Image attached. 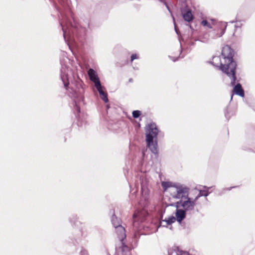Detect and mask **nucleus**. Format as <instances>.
Here are the masks:
<instances>
[{
  "label": "nucleus",
  "mask_w": 255,
  "mask_h": 255,
  "mask_svg": "<svg viewBox=\"0 0 255 255\" xmlns=\"http://www.w3.org/2000/svg\"><path fill=\"white\" fill-rule=\"evenodd\" d=\"M234 50L229 45L223 47L221 56L213 57L212 63L224 73H226L231 79V84L234 85L237 79L236 76V62L234 60Z\"/></svg>",
  "instance_id": "1"
},
{
  "label": "nucleus",
  "mask_w": 255,
  "mask_h": 255,
  "mask_svg": "<svg viewBox=\"0 0 255 255\" xmlns=\"http://www.w3.org/2000/svg\"><path fill=\"white\" fill-rule=\"evenodd\" d=\"M60 77L66 89L71 82L70 87L72 96L75 99V103L77 105L83 101L84 89L83 87V82L76 74L70 69L66 65H62Z\"/></svg>",
  "instance_id": "2"
},
{
  "label": "nucleus",
  "mask_w": 255,
  "mask_h": 255,
  "mask_svg": "<svg viewBox=\"0 0 255 255\" xmlns=\"http://www.w3.org/2000/svg\"><path fill=\"white\" fill-rule=\"evenodd\" d=\"M164 192H167L171 198L179 201L184 199L189 195V188L184 184L170 181L161 182Z\"/></svg>",
  "instance_id": "3"
},
{
  "label": "nucleus",
  "mask_w": 255,
  "mask_h": 255,
  "mask_svg": "<svg viewBox=\"0 0 255 255\" xmlns=\"http://www.w3.org/2000/svg\"><path fill=\"white\" fill-rule=\"evenodd\" d=\"M145 141L151 152L158 153L157 135L159 132L156 125L154 123L148 124L145 127Z\"/></svg>",
  "instance_id": "4"
},
{
  "label": "nucleus",
  "mask_w": 255,
  "mask_h": 255,
  "mask_svg": "<svg viewBox=\"0 0 255 255\" xmlns=\"http://www.w3.org/2000/svg\"><path fill=\"white\" fill-rule=\"evenodd\" d=\"M112 222L115 228L116 233L118 236V238L122 242L123 246V252L121 255H129V254L127 251L128 250V247L125 245L123 242L124 240L126 238V235L125 233V228L121 225V220L115 216H113L112 217Z\"/></svg>",
  "instance_id": "5"
},
{
  "label": "nucleus",
  "mask_w": 255,
  "mask_h": 255,
  "mask_svg": "<svg viewBox=\"0 0 255 255\" xmlns=\"http://www.w3.org/2000/svg\"><path fill=\"white\" fill-rule=\"evenodd\" d=\"M90 79L94 83L95 87L99 92L101 98L105 102H108L107 94L104 91V87L101 85L100 79L96 72L90 68L88 71Z\"/></svg>",
  "instance_id": "6"
},
{
  "label": "nucleus",
  "mask_w": 255,
  "mask_h": 255,
  "mask_svg": "<svg viewBox=\"0 0 255 255\" xmlns=\"http://www.w3.org/2000/svg\"><path fill=\"white\" fill-rule=\"evenodd\" d=\"M141 198L139 204L141 206H145L148 204L150 195V185L148 179L144 176L141 177Z\"/></svg>",
  "instance_id": "7"
},
{
  "label": "nucleus",
  "mask_w": 255,
  "mask_h": 255,
  "mask_svg": "<svg viewBox=\"0 0 255 255\" xmlns=\"http://www.w3.org/2000/svg\"><path fill=\"white\" fill-rule=\"evenodd\" d=\"M147 214V212L144 208L138 209L135 211L133 215V226L135 230H140L143 228L144 226L142 223L145 221Z\"/></svg>",
  "instance_id": "8"
},
{
  "label": "nucleus",
  "mask_w": 255,
  "mask_h": 255,
  "mask_svg": "<svg viewBox=\"0 0 255 255\" xmlns=\"http://www.w3.org/2000/svg\"><path fill=\"white\" fill-rule=\"evenodd\" d=\"M196 199L194 198L189 197V195L187 197H185L184 199L178 201L176 202L177 207H181L185 211H192L196 204Z\"/></svg>",
  "instance_id": "9"
},
{
  "label": "nucleus",
  "mask_w": 255,
  "mask_h": 255,
  "mask_svg": "<svg viewBox=\"0 0 255 255\" xmlns=\"http://www.w3.org/2000/svg\"><path fill=\"white\" fill-rule=\"evenodd\" d=\"M183 209H176L175 212V218L176 221L180 223L185 218L186 213Z\"/></svg>",
  "instance_id": "10"
},
{
  "label": "nucleus",
  "mask_w": 255,
  "mask_h": 255,
  "mask_svg": "<svg viewBox=\"0 0 255 255\" xmlns=\"http://www.w3.org/2000/svg\"><path fill=\"white\" fill-rule=\"evenodd\" d=\"M233 86V85H232ZM234 86L233 92L236 95H238L242 97H244L245 96L244 91L242 88V87L240 84H237L235 85V84L233 85Z\"/></svg>",
  "instance_id": "11"
},
{
  "label": "nucleus",
  "mask_w": 255,
  "mask_h": 255,
  "mask_svg": "<svg viewBox=\"0 0 255 255\" xmlns=\"http://www.w3.org/2000/svg\"><path fill=\"white\" fill-rule=\"evenodd\" d=\"M219 26L221 29L220 32L217 33L215 35L213 36V38L221 37L224 34L227 27V23L225 22H221L219 24Z\"/></svg>",
  "instance_id": "12"
},
{
  "label": "nucleus",
  "mask_w": 255,
  "mask_h": 255,
  "mask_svg": "<svg viewBox=\"0 0 255 255\" xmlns=\"http://www.w3.org/2000/svg\"><path fill=\"white\" fill-rule=\"evenodd\" d=\"M176 218L174 216H171L167 219L163 220L160 223V226L166 227L167 225H171L174 223L176 221Z\"/></svg>",
  "instance_id": "13"
},
{
  "label": "nucleus",
  "mask_w": 255,
  "mask_h": 255,
  "mask_svg": "<svg viewBox=\"0 0 255 255\" xmlns=\"http://www.w3.org/2000/svg\"><path fill=\"white\" fill-rule=\"evenodd\" d=\"M182 14L184 19L186 21L190 22L193 18L191 10L188 9L186 12L182 11Z\"/></svg>",
  "instance_id": "14"
},
{
  "label": "nucleus",
  "mask_w": 255,
  "mask_h": 255,
  "mask_svg": "<svg viewBox=\"0 0 255 255\" xmlns=\"http://www.w3.org/2000/svg\"><path fill=\"white\" fill-rule=\"evenodd\" d=\"M201 23L204 26H206L209 28H212L213 25L215 24V21L213 19H211L210 21L207 20H203Z\"/></svg>",
  "instance_id": "15"
},
{
  "label": "nucleus",
  "mask_w": 255,
  "mask_h": 255,
  "mask_svg": "<svg viewBox=\"0 0 255 255\" xmlns=\"http://www.w3.org/2000/svg\"><path fill=\"white\" fill-rule=\"evenodd\" d=\"M208 189H209V188H207L206 187L205 188V190H200L198 194L195 197V198L196 199V200L197 201L198 199L200 197H202V196H207L209 194V192H208Z\"/></svg>",
  "instance_id": "16"
},
{
  "label": "nucleus",
  "mask_w": 255,
  "mask_h": 255,
  "mask_svg": "<svg viewBox=\"0 0 255 255\" xmlns=\"http://www.w3.org/2000/svg\"><path fill=\"white\" fill-rule=\"evenodd\" d=\"M132 116L134 118H138L140 115H141V112L138 110L136 111H133L132 112Z\"/></svg>",
  "instance_id": "17"
},
{
  "label": "nucleus",
  "mask_w": 255,
  "mask_h": 255,
  "mask_svg": "<svg viewBox=\"0 0 255 255\" xmlns=\"http://www.w3.org/2000/svg\"><path fill=\"white\" fill-rule=\"evenodd\" d=\"M242 25H243V24L241 22H236V24L235 25V30H236L238 28H241Z\"/></svg>",
  "instance_id": "18"
},
{
  "label": "nucleus",
  "mask_w": 255,
  "mask_h": 255,
  "mask_svg": "<svg viewBox=\"0 0 255 255\" xmlns=\"http://www.w3.org/2000/svg\"><path fill=\"white\" fill-rule=\"evenodd\" d=\"M61 26L62 27V30L63 31V36H64L65 40H66V32H67L66 30L65 29V26L63 25V24L61 23Z\"/></svg>",
  "instance_id": "19"
},
{
  "label": "nucleus",
  "mask_w": 255,
  "mask_h": 255,
  "mask_svg": "<svg viewBox=\"0 0 255 255\" xmlns=\"http://www.w3.org/2000/svg\"><path fill=\"white\" fill-rule=\"evenodd\" d=\"M138 58V56L136 54H133L131 56V62H132L134 59Z\"/></svg>",
  "instance_id": "20"
},
{
  "label": "nucleus",
  "mask_w": 255,
  "mask_h": 255,
  "mask_svg": "<svg viewBox=\"0 0 255 255\" xmlns=\"http://www.w3.org/2000/svg\"><path fill=\"white\" fill-rule=\"evenodd\" d=\"M201 41L203 42H206L208 41V38H205V37H203L202 39H201Z\"/></svg>",
  "instance_id": "21"
},
{
  "label": "nucleus",
  "mask_w": 255,
  "mask_h": 255,
  "mask_svg": "<svg viewBox=\"0 0 255 255\" xmlns=\"http://www.w3.org/2000/svg\"><path fill=\"white\" fill-rule=\"evenodd\" d=\"M182 252H178L177 253V255H182Z\"/></svg>",
  "instance_id": "22"
},
{
  "label": "nucleus",
  "mask_w": 255,
  "mask_h": 255,
  "mask_svg": "<svg viewBox=\"0 0 255 255\" xmlns=\"http://www.w3.org/2000/svg\"><path fill=\"white\" fill-rule=\"evenodd\" d=\"M233 188H234V187H230V188H226V189H224V190H231V189H232Z\"/></svg>",
  "instance_id": "23"
},
{
  "label": "nucleus",
  "mask_w": 255,
  "mask_h": 255,
  "mask_svg": "<svg viewBox=\"0 0 255 255\" xmlns=\"http://www.w3.org/2000/svg\"><path fill=\"white\" fill-rule=\"evenodd\" d=\"M138 204H139L138 208H140V207H145L146 206V205H145V206H143V205L141 206V205H140L139 203Z\"/></svg>",
  "instance_id": "24"
},
{
  "label": "nucleus",
  "mask_w": 255,
  "mask_h": 255,
  "mask_svg": "<svg viewBox=\"0 0 255 255\" xmlns=\"http://www.w3.org/2000/svg\"><path fill=\"white\" fill-rule=\"evenodd\" d=\"M143 159H144L145 158V155L144 153H143Z\"/></svg>",
  "instance_id": "25"
},
{
  "label": "nucleus",
  "mask_w": 255,
  "mask_h": 255,
  "mask_svg": "<svg viewBox=\"0 0 255 255\" xmlns=\"http://www.w3.org/2000/svg\"><path fill=\"white\" fill-rule=\"evenodd\" d=\"M175 31H176V33H178L177 30V29H176V25H175Z\"/></svg>",
  "instance_id": "26"
},
{
  "label": "nucleus",
  "mask_w": 255,
  "mask_h": 255,
  "mask_svg": "<svg viewBox=\"0 0 255 255\" xmlns=\"http://www.w3.org/2000/svg\"><path fill=\"white\" fill-rule=\"evenodd\" d=\"M115 223L116 224V226H117L118 222L116 220L115 221Z\"/></svg>",
  "instance_id": "27"
},
{
  "label": "nucleus",
  "mask_w": 255,
  "mask_h": 255,
  "mask_svg": "<svg viewBox=\"0 0 255 255\" xmlns=\"http://www.w3.org/2000/svg\"><path fill=\"white\" fill-rule=\"evenodd\" d=\"M176 60H177V59H173V61H175Z\"/></svg>",
  "instance_id": "28"
}]
</instances>
